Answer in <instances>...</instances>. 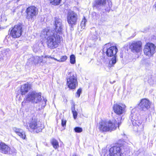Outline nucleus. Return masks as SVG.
Returning <instances> with one entry per match:
<instances>
[{
  "label": "nucleus",
  "mask_w": 156,
  "mask_h": 156,
  "mask_svg": "<svg viewBox=\"0 0 156 156\" xmlns=\"http://www.w3.org/2000/svg\"><path fill=\"white\" fill-rule=\"evenodd\" d=\"M43 101H44V104L43 105V106H45V105H46V102L47 101V99H45V98H44V99H43Z\"/></svg>",
  "instance_id": "35"
},
{
  "label": "nucleus",
  "mask_w": 156,
  "mask_h": 156,
  "mask_svg": "<svg viewBox=\"0 0 156 156\" xmlns=\"http://www.w3.org/2000/svg\"><path fill=\"white\" fill-rule=\"evenodd\" d=\"M29 125V128L27 126V128L31 132L38 133L41 132L44 128L43 125L38 122L35 119H32Z\"/></svg>",
  "instance_id": "5"
},
{
  "label": "nucleus",
  "mask_w": 156,
  "mask_h": 156,
  "mask_svg": "<svg viewBox=\"0 0 156 156\" xmlns=\"http://www.w3.org/2000/svg\"><path fill=\"white\" fill-rule=\"evenodd\" d=\"M2 28L1 27H0V31L2 30Z\"/></svg>",
  "instance_id": "41"
},
{
  "label": "nucleus",
  "mask_w": 156,
  "mask_h": 156,
  "mask_svg": "<svg viewBox=\"0 0 156 156\" xmlns=\"http://www.w3.org/2000/svg\"><path fill=\"white\" fill-rule=\"evenodd\" d=\"M51 143L55 149H56L59 147L58 143L56 140L55 139H52L51 141Z\"/></svg>",
  "instance_id": "21"
},
{
  "label": "nucleus",
  "mask_w": 156,
  "mask_h": 156,
  "mask_svg": "<svg viewBox=\"0 0 156 156\" xmlns=\"http://www.w3.org/2000/svg\"><path fill=\"white\" fill-rule=\"evenodd\" d=\"M10 147L4 143L0 142V151L5 154H8Z\"/></svg>",
  "instance_id": "19"
},
{
  "label": "nucleus",
  "mask_w": 156,
  "mask_h": 156,
  "mask_svg": "<svg viewBox=\"0 0 156 156\" xmlns=\"http://www.w3.org/2000/svg\"><path fill=\"white\" fill-rule=\"evenodd\" d=\"M22 26L20 23L15 25L13 27L10 29V35L13 38H17L20 37L22 34Z\"/></svg>",
  "instance_id": "11"
},
{
  "label": "nucleus",
  "mask_w": 156,
  "mask_h": 156,
  "mask_svg": "<svg viewBox=\"0 0 156 156\" xmlns=\"http://www.w3.org/2000/svg\"><path fill=\"white\" fill-rule=\"evenodd\" d=\"M66 120L64 119L62 120V125L63 127L66 126Z\"/></svg>",
  "instance_id": "32"
},
{
  "label": "nucleus",
  "mask_w": 156,
  "mask_h": 156,
  "mask_svg": "<svg viewBox=\"0 0 156 156\" xmlns=\"http://www.w3.org/2000/svg\"><path fill=\"white\" fill-rule=\"evenodd\" d=\"M54 25L55 27V33L58 34H62L63 30V26L62 23V20L58 17H55L54 18Z\"/></svg>",
  "instance_id": "15"
},
{
  "label": "nucleus",
  "mask_w": 156,
  "mask_h": 156,
  "mask_svg": "<svg viewBox=\"0 0 156 156\" xmlns=\"http://www.w3.org/2000/svg\"><path fill=\"white\" fill-rule=\"evenodd\" d=\"M43 56H33L29 59L30 61H32L35 64H40L42 62Z\"/></svg>",
  "instance_id": "20"
},
{
  "label": "nucleus",
  "mask_w": 156,
  "mask_h": 156,
  "mask_svg": "<svg viewBox=\"0 0 156 156\" xmlns=\"http://www.w3.org/2000/svg\"><path fill=\"white\" fill-rule=\"evenodd\" d=\"M93 15H95V17H94V19H95L97 20L99 18V15L98 13H97L96 12H93Z\"/></svg>",
  "instance_id": "31"
},
{
  "label": "nucleus",
  "mask_w": 156,
  "mask_h": 156,
  "mask_svg": "<svg viewBox=\"0 0 156 156\" xmlns=\"http://www.w3.org/2000/svg\"><path fill=\"white\" fill-rule=\"evenodd\" d=\"M86 22L87 20L85 19V18L84 17V18L81 23V26L82 28H84L85 26V23Z\"/></svg>",
  "instance_id": "29"
},
{
  "label": "nucleus",
  "mask_w": 156,
  "mask_h": 156,
  "mask_svg": "<svg viewBox=\"0 0 156 156\" xmlns=\"http://www.w3.org/2000/svg\"><path fill=\"white\" fill-rule=\"evenodd\" d=\"M36 156H43V155H37Z\"/></svg>",
  "instance_id": "42"
},
{
  "label": "nucleus",
  "mask_w": 156,
  "mask_h": 156,
  "mask_svg": "<svg viewBox=\"0 0 156 156\" xmlns=\"http://www.w3.org/2000/svg\"><path fill=\"white\" fill-rule=\"evenodd\" d=\"M125 108L126 106L125 105H120L118 104H115L113 107L114 112L119 115H120L124 112Z\"/></svg>",
  "instance_id": "17"
},
{
  "label": "nucleus",
  "mask_w": 156,
  "mask_h": 156,
  "mask_svg": "<svg viewBox=\"0 0 156 156\" xmlns=\"http://www.w3.org/2000/svg\"><path fill=\"white\" fill-rule=\"evenodd\" d=\"M72 156H77V155L76 154H74Z\"/></svg>",
  "instance_id": "40"
},
{
  "label": "nucleus",
  "mask_w": 156,
  "mask_h": 156,
  "mask_svg": "<svg viewBox=\"0 0 156 156\" xmlns=\"http://www.w3.org/2000/svg\"><path fill=\"white\" fill-rule=\"evenodd\" d=\"M70 62L72 64H74L76 63L75 56L74 55H72L70 56Z\"/></svg>",
  "instance_id": "24"
},
{
  "label": "nucleus",
  "mask_w": 156,
  "mask_h": 156,
  "mask_svg": "<svg viewBox=\"0 0 156 156\" xmlns=\"http://www.w3.org/2000/svg\"><path fill=\"white\" fill-rule=\"evenodd\" d=\"M142 43L140 41H133L129 45L131 51L134 53H138L142 50Z\"/></svg>",
  "instance_id": "13"
},
{
  "label": "nucleus",
  "mask_w": 156,
  "mask_h": 156,
  "mask_svg": "<svg viewBox=\"0 0 156 156\" xmlns=\"http://www.w3.org/2000/svg\"><path fill=\"white\" fill-rule=\"evenodd\" d=\"M31 85L28 83L22 85L20 88V94L22 95H25L31 89Z\"/></svg>",
  "instance_id": "18"
},
{
  "label": "nucleus",
  "mask_w": 156,
  "mask_h": 156,
  "mask_svg": "<svg viewBox=\"0 0 156 156\" xmlns=\"http://www.w3.org/2000/svg\"><path fill=\"white\" fill-rule=\"evenodd\" d=\"M27 13L26 18L29 21L34 20L38 13L37 9L35 6H31L28 7L26 10Z\"/></svg>",
  "instance_id": "10"
},
{
  "label": "nucleus",
  "mask_w": 156,
  "mask_h": 156,
  "mask_svg": "<svg viewBox=\"0 0 156 156\" xmlns=\"http://www.w3.org/2000/svg\"><path fill=\"white\" fill-rule=\"evenodd\" d=\"M41 37L45 39L48 47L51 48H56L60 43L61 37L58 34L55 33L54 30H43L41 31Z\"/></svg>",
  "instance_id": "1"
},
{
  "label": "nucleus",
  "mask_w": 156,
  "mask_h": 156,
  "mask_svg": "<svg viewBox=\"0 0 156 156\" xmlns=\"http://www.w3.org/2000/svg\"><path fill=\"white\" fill-rule=\"evenodd\" d=\"M67 84L71 89H75L78 85V82L76 75L74 72L68 73L67 77Z\"/></svg>",
  "instance_id": "6"
},
{
  "label": "nucleus",
  "mask_w": 156,
  "mask_h": 156,
  "mask_svg": "<svg viewBox=\"0 0 156 156\" xmlns=\"http://www.w3.org/2000/svg\"><path fill=\"white\" fill-rule=\"evenodd\" d=\"M44 58H53L54 59V58H52V57H51L50 56H45L44 57Z\"/></svg>",
  "instance_id": "37"
},
{
  "label": "nucleus",
  "mask_w": 156,
  "mask_h": 156,
  "mask_svg": "<svg viewBox=\"0 0 156 156\" xmlns=\"http://www.w3.org/2000/svg\"><path fill=\"white\" fill-rule=\"evenodd\" d=\"M145 55L148 57H151L155 53V47L154 44L151 43H147L145 45L144 49Z\"/></svg>",
  "instance_id": "14"
},
{
  "label": "nucleus",
  "mask_w": 156,
  "mask_h": 156,
  "mask_svg": "<svg viewBox=\"0 0 156 156\" xmlns=\"http://www.w3.org/2000/svg\"><path fill=\"white\" fill-rule=\"evenodd\" d=\"M71 110L73 114L74 118L75 119L77 117V112L75 110V106L74 105L72 107Z\"/></svg>",
  "instance_id": "22"
},
{
  "label": "nucleus",
  "mask_w": 156,
  "mask_h": 156,
  "mask_svg": "<svg viewBox=\"0 0 156 156\" xmlns=\"http://www.w3.org/2000/svg\"><path fill=\"white\" fill-rule=\"evenodd\" d=\"M115 81H114V82H113L112 83V82H110V83H111V84H112L114 83V82H115Z\"/></svg>",
  "instance_id": "43"
},
{
  "label": "nucleus",
  "mask_w": 156,
  "mask_h": 156,
  "mask_svg": "<svg viewBox=\"0 0 156 156\" xmlns=\"http://www.w3.org/2000/svg\"><path fill=\"white\" fill-rule=\"evenodd\" d=\"M78 15L73 11H69L67 13V20L69 26L73 27L76 24Z\"/></svg>",
  "instance_id": "7"
},
{
  "label": "nucleus",
  "mask_w": 156,
  "mask_h": 156,
  "mask_svg": "<svg viewBox=\"0 0 156 156\" xmlns=\"http://www.w3.org/2000/svg\"><path fill=\"white\" fill-rule=\"evenodd\" d=\"M108 44H106L104 45L103 51L105 52L106 51V55L108 56L113 57L109 62L108 66L111 67L117 62L116 54L118 51V49L116 46H112L108 48L107 46Z\"/></svg>",
  "instance_id": "3"
},
{
  "label": "nucleus",
  "mask_w": 156,
  "mask_h": 156,
  "mask_svg": "<svg viewBox=\"0 0 156 156\" xmlns=\"http://www.w3.org/2000/svg\"><path fill=\"white\" fill-rule=\"evenodd\" d=\"M122 148V146H119L112 147L104 154V156H121Z\"/></svg>",
  "instance_id": "12"
},
{
  "label": "nucleus",
  "mask_w": 156,
  "mask_h": 156,
  "mask_svg": "<svg viewBox=\"0 0 156 156\" xmlns=\"http://www.w3.org/2000/svg\"><path fill=\"white\" fill-rule=\"evenodd\" d=\"M74 129L75 132L78 133H81L83 131L82 128L78 127H76Z\"/></svg>",
  "instance_id": "30"
},
{
  "label": "nucleus",
  "mask_w": 156,
  "mask_h": 156,
  "mask_svg": "<svg viewBox=\"0 0 156 156\" xmlns=\"http://www.w3.org/2000/svg\"><path fill=\"white\" fill-rule=\"evenodd\" d=\"M41 95V93H37L35 91L30 92L25 97V101L37 103L42 100Z\"/></svg>",
  "instance_id": "4"
},
{
  "label": "nucleus",
  "mask_w": 156,
  "mask_h": 156,
  "mask_svg": "<svg viewBox=\"0 0 156 156\" xmlns=\"http://www.w3.org/2000/svg\"><path fill=\"white\" fill-rule=\"evenodd\" d=\"M154 6L155 7V11H156V3L154 4Z\"/></svg>",
  "instance_id": "39"
},
{
  "label": "nucleus",
  "mask_w": 156,
  "mask_h": 156,
  "mask_svg": "<svg viewBox=\"0 0 156 156\" xmlns=\"http://www.w3.org/2000/svg\"><path fill=\"white\" fill-rule=\"evenodd\" d=\"M149 64V62L148 61H145L144 62V65H145L146 66H147Z\"/></svg>",
  "instance_id": "34"
},
{
  "label": "nucleus",
  "mask_w": 156,
  "mask_h": 156,
  "mask_svg": "<svg viewBox=\"0 0 156 156\" xmlns=\"http://www.w3.org/2000/svg\"><path fill=\"white\" fill-rule=\"evenodd\" d=\"M121 122H117L116 120L102 121L99 123L98 128L101 132L112 131L119 127Z\"/></svg>",
  "instance_id": "2"
},
{
  "label": "nucleus",
  "mask_w": 156,
  "mask_h": 156,
  "mask_svg": "<svg viewBox=\"0 0 156 156\" xmlns=\"http://www.w3.org/2000/svg\"><path fill=\"white\" fill-rule=\"evenodd\" d=\"M16 150L14 147H12L11 148L10 147V150H9L8 154H12L16 153Z\"/></svg>",
  "instance_id": "27"
},
{
  "label": "nucleus",
  "mask_w": 156,
  "mask_h": 156,
  "mask_svg": "<svg viewBox=\"0 0 156 156\" xmlns=\"http://www.w3.org/2000/svg\"><path fill=\"white\" fill-rule=\"evenodd\" d=\"M67 56L64 55L61 57V58L59 60H57L55 58H54V59L59 62H62L65 61L67 59Z\"/></svg>",
  "instance_id": "26"
},
{
  "label": "nucleus",
  "mask_w": 156,
  "mask_h": 156,
  "mask_svg": "<svg viewBox=\"0 0 156 156\" xmlns=\"http://www.w3.org/2000/svg\"><path fill=\"white\" fill-rule=\"evenodd\" d=\"M13 129L14 131L17 134H18L20 132H22L23 130V129H21L18 128L16 127L13 128Z\"/></svg>",
  "instance_id": "28"
},
{
  "label": "nucleus",
  "mask_w": 156,
  "mask_h": 156,
  "mask_svg": "<svg viewBox=\"0 0 156 156\" xmlns=\"http://www.w3.org/2000/svg\"><path fill=\"white\" fill-rule=\"evenodd\" d=\"M138 106L141 110L146 111L150 108V103L149 100L143 99L141 100Z\"/></svg>",
  "instance_id": "16"
},
{
  "label": "nucleus",
  "mask_w": 156,
  "mask_h": 156,
  "mask_svg": "<svg viewBox=\"0 0 156 156\" xmlns=\"http://www.w3.org/2000/svg\"><path fill=\"white\" fill-rule=\"evenodd\" d=\"M17 135L23 139H25L26 138L25 132L23 130L22 131V132L19 133Z\"/></svg>",
  "instance_id": "25"
},
{
  "label": "nucleus",
  "mask_w": 156,
  "mask_h": 156,
  "mask_svg": "<svg viewBox=\"0 0 156 156\" xmlns=\"http://www.w3.org/2000/svg\"><path fill=\"white\" fill-rule=\"evenodd\" d=\"M94 6L96 7H104L105 10L109 12L112 7V2L110 0H108L106 2V0H95L94 3Z\"/></svg>",
  "instance_id": "8"
},
{
  "label": "nucleus",
  "mask_w": 156,
  "mask_h": 156,
  "mask_svg": "<svg viewBox=\"0 0 156 156\" xmlns=\"http://www.w3.org/2000/svg\"><path fill=\"white\" fill-rule=\"evenodd\" d=\"M82 90L80 89H79L77 91V94L78 96V97H79L80 96V93H81Z\"/></svg>",
  "instance_id": "33"
},
{
  "label": "nucleus",
  "mask_w": 156,
  "mask_h": 156,
  "mask_svg": "<svg viewBox=\"0 0 156 156\" xmlns=\"http://www.w3.org/2000/svg\"><path fill=\"white\" fill-rule=\"evenodd\" d=\"M61 0H49L50 3L54 5H59Z\"/></svg>",
  "instance_id": "23"
},
{
  "label": "nucleus",
  "mask_w": 156,
  "mask_h": 156,
  "mask_svg": "<svg viewBox=\"0 0 156 156\" xmlns=\"http://www.w3.org/2000/svg\"><path fill=\"white\" fill-rule=\"evenodd\" d=\"M148 81L149 83L151 84H152L153 83V82L152 81H151V80L150 79L148 80Z\"/></svg>",
  "instance_id": "36"
},
{
  "label": "nucleus",
  "mask_w": 156,
  "mask_h": 156,
  "mask_svg": "<svg viewBox=\"0 0 156 156\" xmlns=\"http://www.w3.org/2000/svg\"><path fill=\"white\" fill-rule=\"evenodd\" d=\"M135 110L134 109L132 110L129 118L133 126H139L141 125L143 120L141 118L139 119V114L135 112Z\"/></svg>",
  "instance_id": "9"
},
{
  "label": "nucleus",
  "mask_w": 156,
  "mask_h": 156,
  "mask_svg": "<svg viewBox=\"0 0 156 156\" xmlns=\"http://www.w3.org/2000/svg\"><path fill=\"white\" fill-rule=\"evenodd\" d=\"M88 156H93L92 155H90V154H89Z\"/></svg>",
  "instance_id": "44"
},
{
  "label": "nucleus",
  "mask_w": 156,
  "mask_h": 156,
  "mask_svg": "<svg viewBox=\"0 0 156 156\" xmlns=\"http://www.w3.org/2000/svg\"><path fill=\"white\" fill-rule=\"evenodd\" d=\"M36 147H37V144H36Z\"/></svg>",
  "instance_id": "45"
},
{
  "label": "nucleus",
  "mask_w": 156,
  "mask_h": 156,
  "mask_svg": "<svg viewBox=\"0 0 156 156\" xmlns=\"http://www.w3.org/2000/svg\"><path fill=\"white\" fill-rule=\"evenodd\" d=\"M103 18H101V20L102 21V22H104L106 21L107 19L106 18H105L104 19H103Z\"/></svg>",
  "instance_id": "38"
}]
</instances>
